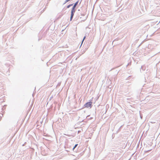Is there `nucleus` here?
<instances>
[{"mask_svg":"<svg viewBox=\"0 0 160 160\" xmlns=\"http://www.w3.org/2000/svg\"><path fill=\"white\" fill-rule=\"evenodd\" d=\"M85 16V14L82 13L81 12H78L76 17L74 19V20L75 21H77L78 20L79 18H80V20L81 21H84L87 19L86 17H84Z\"/></svg>","mask_w":160,"mask_h":160,"instance_id":"1","label":"nucleus"},{"mask_svg":"<svg viewBox=\"0 0 160 160\" xmlns=\"http://www.w3.org/2000/svg\"><path fill=\"white\" fill-rule=\"evenodd\" d=\"M92 106V101H89L87 102L83 106V108H91Z\"/></svg>","mask_w":160,"mask_h":160,"instance_id":"2","label":"nucleus"},{"mask_svg":"<svg viewBox=\"0 0 160 160\" xmlns=\"http://www.w3.org/2000/svg\"><path fill=\"white\" fill-rule=\"evenodd\" d=\"M76 10L71 9V16H70V21H72V19L73 18L74 13L76 12Z\"/></svg>","mask_w":160,"mask_h":160,"instance_id":"3","label":"nucleus"},{"mask_svg":"<svg viewBox=\"0 0 160 160\" xmlns=\"http://www.w3.org/2000/svg\"><path fill=\"white\" fill-rule=\"evenodd\" d=\"M79 2V0H78L75 3H73V6H72V9L76 10V7H77V6L78 5V3Z\"/></svg>","mask_w":160,"mask_h":160,"instance_id":"4","label":"nucleus"},{"mask_svg":"<svg viewBox=\"0 0 160 160\" xmlns=\"http://www.w3.org/2000/svg\"><path fill=\"white\" fill-rule=\"evenodd\" d=\"M72 150L75 152H77L78 150V148H74V147H73V148H72Z\"/></svg>","mask_w":160,"mask_h":160,"instance_id":"5","label":"nucleus"},{"mask_svg":"<svg viewBox=\"0 0 160 160\" xmlns=\"http://www.w3.org/2000/svg\"><path fill=\"white\" fill-rule=\"evenodd\" d=\"M63 15V14H62V13H60L59 15H58V17L57 18V19H60L62 17V16Z\"/></svg>","mask_w":160,"mask_h":160,"instance_id":"6","label":"nucleus"},{"mask_svg":"<svg viewBox=\"0 0 160 160\" xmlns=\"http://www.w3.org/2000/svg\"><path fill=\"white\" fill-rule=\"evenodd\" d=\"M86 38V36H85L83 37V40H82V43H81V45H80V47H81V46H82V43H83V42L84 41V40H85V39Z\"/></svg>","mask_w":160,"mask_h":160,"instance_id":"7","label":"nucleus"},{"mask_svg":"<svg viewBox=\"0 0 160 160\" xmlns=\"http://www.w3.org/2000/svg\"><path fill=\"white\" fill-rule=\"evenodd\" d=\"M73 4H69L67 6V8H69L70 7H71L72 6H73Z\"/></svg>","mask_w":160,"mask_h":160,"instance_id":"8","label":"nucleus"},{"mask_svg":"<svg viewBox=\"0 0 160 160\" xmlns=\"http://www.w3.org/2000/svg\"><path fill=\"white\" fill-rule=\"evenodd\" d=\"M86 48H85V50H82L81 51V52L82 53V54H83V53H84L85 52V51H86Z\"/></svg>","mask_w":160,"mask_h":160,"instance_id":"9","label":"nucleus"},{"mask_svg":"<svg viewBox=\"0 0 160 160\" xmlns=\"http://www.w3.org/2000/svg\"><path fill=\"white\" fill-rule=\"evenodd\" d=\"M122 125L118 129V131H117V132H119L120 131H121V128L122 127Z\"/></svg>","mask_w":160,"mask_h":160,"instance_id":"10","label":"nucleus"},{"mask_svg":"<svg viewBox=\"0 0 160 160\" xmlns=\"http://www.w3.org/2000/svg\"><path fill=\"white\" fill-rule=\"evenodd\" d=\"M78 144H76L73 147H74V148H77V147H78Z\"/></svg>","mask_w":160,"mask_h":160,"instance_id":"11","label":"nucleus"},{"mask_svg":"<svg viewBox=\"0 0 160 160\" xmlns=\"http://www.w3.org/2000/svg\"><path fill=\"white\" fill-rule=\"evenodd\" d=\"M70 0H65V2L63 4V5L65 4L67 2H69V1H70Z\"/></svg>","mask_w":160,"mask_h":160,"instance_id":"12","label":"nucleus"},{"mask_svg":"<svg viewBox=\"0 0 160 160\" xmlns=\"http://www.w3.org/2000/svg\"><path fill=\"white\" fill-rule=\"evenodd\" d=\"M141 68H142V69L143 70H144V69H145V67H144V66H141Z\"/></svg>","mask_w":160,"mask_h":160,"instance_id":"13","label":"nucleus"},{"mask_svg":"<svg viewBox=\"0 0 160 160\" xmlns=\"http://www.w3.org/2000/svg\"><path fill=\"white\" fill-rule=\"evenodd\" d=\"M131 62H129L128 63V64L127 66V67L128 66H129V65H131Z\"/></svg>","mask_w":160,"mask_h":160,"instance_id":"14","label":"nucleus"},{"mask_svg":"<svg viewBox=\"0 0 160 160\" xmlns=\"http://www.w3.org/2000/svg\"><path fill=\"white\" fill-rule=\"evenodd\" d=\"M26 143H27V142H25L23 144H22V146H25Z\"/></svg>","mask_w":160,"mask_h":160,"instance_id":"15","label":"nucleus"},{"mask_svg":"<svg viewBox=\"0 0 160 160\" xmlns=\"http://www.w3.org/2000/svg\"><path fill=\"white\" fill-rule=\"evenodd\" d=\"M140 118L142 119V115H141L140 114Z\"/></svg>","mask_w":160,"mask_h":160,"instance_id":"16","label":"nucleus"},{"mask_svg":"<svg viewBox=\"0 0 160 160\" xmlns=\"http://www.w3.org/2000/svg\"><path fill=\"white\" fill-rule=\"evenodd\" d=\"M118 72H119L117 70L116 71V73H117V74H118Z\"/></svg>","mask_w":160,"mask_h":160,"instance_id":"17","label":"nucleus"},{"mask_svg":"<svg viewBox=\"0 0 160 160\" xmlns=\"http://www.w3.org/2000/svg\"><path fill=\"white\" fill-rule=\"evenodd\" d=\"M56 106H55V107L54 108V111H55L56 110Z\"/></svg>","mask_w":160,"mask_h":160,"instance_id":"18","label":"nucleus"},{"mask_svg":"<svg viewBox=\"0 0 160 160\" xmlns=\"http://www.w3.org/2000/svg\"><path fill=\"white\" fill-rule=\"evenodd\" d=\"M52 97H51L50 98L49 100H51V99H52Z\"/></svg>","mask_w":160,"mask_h":160,"instance_id":"19","label":"nucleus"},{"mask_svg":"<svg viewBox=\"0 0 160 160\" xmlns=\"http://www.w3.org/2000/svg\"><path fill=\"white\" fill-rule=\"evenodd\" d=\"M81 2H82V0H81V1L79 2V5H80L81 4Z\"/></svg>","mask_w":160,"mask_h":160,"instance_id":"20","label":"nucleus"},{"mask_svg":"<svg viewBox=\"0 0 160 160\" xmlns=\"http://www.w3.org/2000/svg\"><path fill=\"white\" fill-rule=\"evenodd\" d=\"M112 138H114V136L113 137V134H112Z\"/></svg>","mask_w":160,"mask_h":160,"instance_id":"21","label":"nucleus"},{"mask_svg":"<svg viewBox=\"0 0 160 160\" xmlns=\"http://www.w3.org/2000/svg\"><path fill=\"white\" fill-rule=\"evenodd\" d=\"M78 11H80V9H78Z\"/></svg>","mask_w":160,"mask_h":160,"instance_id":"22","label":"nucleus"},{"mask_svg":"<svg viewBox=\"0 0 160 160\" xmlns=\"http://www.w3.org/2000/svg\"><path fill=\"white\" fill-rule=\"evenodd\" d=\"M130 77H131V76H129L128 77V78H129Z\"/></svg>","mask_w":160,"mask_h":160,"instance_id":"23","label":"nucleus"},{"mask_svg":"<svg viewBox=\"0 0 160 160\" xmlns=\"http://www.w3.org/2000/svg\"><path fill=\"white\" fill-rule=\"evenodd\" d=\"M89 115H88V116L87 117V118L89 117Z\"/></svg>","mask_w":160,"mask_h":160,"instance_id":"24","label":"nucleus"},{"mask_svg":"<svg viewBox=\"0 0 160 160\" xmlns=\"http://www.w3.org/2000/svg\"><path fill=\"white\" fill-rule=\"evenodd\" d=\"M80 132V131H78V133H79V132Z\"/></svg>","mask_w":160,"mask_h":160,"instance_id":"25","label":"nucleus"},{"mask_svg":"<svg viewBox=\"0 0 160 160\" xmlns=\"http://www.w3.org/2000/svg\"><path fill=\"white\" fill-rule=\"evenodd\" d=\"M56 103H57L56 102H54V103H55V104H56Z\"/></svg>","mask_w":160,"mask_h":160,"instance_id":"26","label":"nucleus"},{"mask_svg":"<svg viewBox=\"0 0 160 160\" xmlns=\"http://www.w3.org/2000/svg\"><path fill=\"white\" fill-rule=\"evenodd\" d=\"M51 107H52V105H51Z\"/></svg>","mask_w":160,"mask_h":160,"instance_id":"27","label":"nucleus"},{"mask_svg":"<svg viewBox=\"0 0 160 160\" xmlns=\"http://www.w3.org/2000/svg\"><path fill=\"white\" fill-rule=\"evenodd\" d=\"M150 150H148L147 152L149 151Z\"/></svg>","mask_w":160,"mask_h":160,"instance_id":"28","label":"nucleus"}]
</instances>
